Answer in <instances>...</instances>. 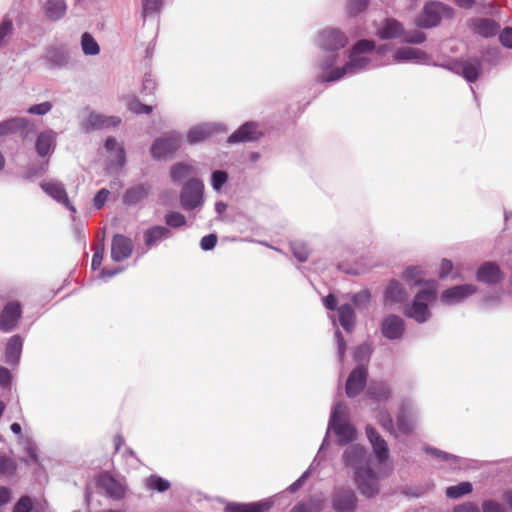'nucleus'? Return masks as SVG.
Here are the masks:
<instances>
[{"instance_id":"nucleus-1","label":"nucleus","mask_w":512,"mask_h":512,"mask_svg":"<svg viewBox=\"0 0 512 512\" xmlns=\"http://www.w3.org/2000/svg\"><path fill=\"white\" fill-rule=\"evenodd\" d=\"M346 466L355 469V482L366 497H373L378 492L375 473L368 467L367 453L363 446L351 445L343 455Z\"/></svg>"},{"instance_id":"nucleus-2","label":"nucleus","mask_w":512,"mask_h":512,"mask_svg":"<svg viewBox=\"0 0 512 512\" xmlns=\"http://www.w3.org/2000/svg\"><path fill=\"white\" fill-rule=\"evenodd\" d=\"M436 290L437 283L435 281L429 282L428 288L419 291L415 295L412 304L404 309V314L419 323L428 320L430 317L428 304L436 300Z\"/></svg>"},{"instance_id":"nucleus-3","label":"nucleus","mask_w":512,"mask_h":512,"mask_svg":"<svg viewBox=\"0 0 512 512\" xmlns=\"http://www.w3.org/2000/svg\"><path fill=\"white\" fill-rule=\"evenodd\" d=\"M204 184L201 180L192 178L186 182L181 194V206L185 210H192L203 204Z\"/></svg>"},{"instance_id":"nucleus-4","label":"nucleus","mask_w":512,"mask_h":512,"mask_svg":"<svg viewBox=\"0 0 512 512\" xmlns=\"http://www.w3.org/2000/svg\"><path fill=\"white\" fill-rule=\"evenodd\" d=\"M451 16L452 9L440 2H430L424 6L423 14L416 19L421 28H431L439 24L442 16Z\"/></svg>"},{"instance_id":"nucleus-5","label":"nucleus","mask_w":512,"mask_h":512,"mask_svg":"<svg viewBox=\"0 0 512 512\" xmlns=\"http://www.w3.org/2000/svg\"><path fill=\"white\" fill-rule=\"evenodd\" d=\"M181 146V137L177 133H169L156 139L151 146V154L155 159H166Z\"/></svg>"},{"instance_id":"nucleus-6","label":"nucleus","mask_w":512,"mask_h":512,"mask_svg":"<svg viewBox=\"0 0 512 512\" xmlns=\"http://www.w3.org/2000/svg\"><path fill=\"white\" fill-rule=\"evenodd\" d=\"M331 425L334 432L339 437L341 444H346L355 438L356 431L348 423L342 420V404L335 405L331 414Z\"/></svg>"},{"instance_id":"nucleus-7","label":"nucleus","mask_w":512,"mask_h":512,"mask_svg":"<svg viewBox=\"0 0 512 512\" xmlns=\"http://www.w3.org/2000/svg\"><path fill=\"white\" fill-rule=\"evenodd\" d=\"M331 503L335 512H355L357 498L351 489L337 488L332 495Z\"/></svg>"},{"instance_id":"nucleus-8","label":"nucleus","mask_w":512,"mask_h":512,"mask_svg":"<svg viewBox=\"0 0 512 512\" xmlns=\"http://www.w3.org/2000/svg\"><path fill=\"white\" fill-rule=\"evenodd\" d=\"M347 43V36L336 28L325 29L319 34V44L325 50H339L344 48Z\"/></svg>"},{"instance_id":"nucleus-9","label":"nucleus","mask_w":512,"mask_h":512,"mask_svg":"<svg viewBox=\"0 0 512 512\" xmlns=\"http://www.w3.org/2000/svg\"><path fill=\"white\" fill-rule=\"evenodd\" d=\"M31 132H33V126L23 117H14L0 122V136L19 134L22 138H26Z\"/></svg>"},{"instance_id":"nucleus-10","label":"nucleus","mask_w":512,"mask_h":512,"mask_svg":"<svg viewBox=\"0 0 512 512\" xmlns=\"http://www.w3.org/2000/svg\"><path fill=\"white\" fill-rule=\"evenodd\" d=\"M22 314L21 305L17 301L8 302L0 314V330L11 331L18 323Z\"/></svg>"},{"instance_id":"nucleus-11","label":"nucleus","mask_w":512,"mask_h":512,"mask_svg":"<svg viewBox=\"0 0 512 512\" xmlns=\"http://www.w3.org/2000/svg\"><path fill=\"white\" fill-rule=\"evenodd\" d=\"M133 252V242L130 238L116 234L112 238L111 258L115 262H122L129 258Z\"/></svg>"},{"instance_id":"nucleus-12","label":"nucleus","mask_w":512,"mask_h":512,"mask_svg":"<svg viewBox=\"0 0 512 512\" xmlns=\"http://www.w3.org/2000/svg\"><path fill=\"white\" fill-rule=\"evenodd\" d=\"M262 136L259 125L256 122H246L232 133L227 142L230 144L258 140Z\"/></svg>"},{"instance_id":"nucleus-13","label":"nucleus","mask_w":512,"mask_h":512,"mask_svg":"<svg viewBox=\"0 0 512 512\" xmlns=\"http://www.w3.org/2000/svg\"><path fill=\"white\" fill-rule=\"evenodd\" d=\"M367 369L363 366L353 369L346 381V394L352 398L357 396L365 387L367 381Z\"/></svg>"},{"instance_id":"nucleus-14","label":"nucleus","mask_w":512,"mask_h":512,"mask_svg":"<svg viewBox=\"0 0 512 512\" xmlns=\"http://www.w3.org/2000/svg\"><path fill=\"white\" fill-rule=\"evenodd\" d=\"M40 186L43 189V191L46 194H48L50 197H52L54 200L61 203L69 210H71L73 212L76 211L75 207L71 204V202L68 198V195H67L64 185L61 182L55 181V180H49V181L42 182L40 184Z\"/></svg>"},{"instance_id":"nucleus-15","label":"nucleus","mask_w":512,"mask_h":512,"mask_svg":"<svg viewBox=\"0 0 512 512\" xmlns=\"http://www.w3.org/2000/svg\"><path fill=\"white\" fill-rule=\"evenodd\" d=\"M366 435L373 447V452L378 462H385L389 457V450L386 441L377 432V430L370 425L366 427Z\"/></svg>"},{"instance_id":"nucleus-16","label":"nucleus","mask_w":512,"mask_h":512,"mask_svg":"<svg viewBox=\"0 0 512 512\" xmlns=\"http://www.w3.org/2000/svg\"><path fill=\"white\" fill-rule=\"evenodd\" d=\"M405 330L404 321L397 315H388L381 324V332L384 337L394 340L402 337Z\"/></svg>"},{"instance_id":"nucleus-17","label":"nucleus","mask_w":512,"mask_h":512,"mask_svg":"<svg viewBox=\"0 0 512 512\" xmlns=\"http://www.w3.org/2000/svg\"><path fill=\"white\" fill-rule=\"evenodd\" d=\"M97 484L114 499H121L125 495V487L108 473L101 474L98 477Z\"/></svg>"},{"instance_id":"nucleus-18","label":"nucleus","mask_w":512,"mask_h":512,"mask_svg":"<svg viewBox=\"0 0 512 512\" xmlns=\"http://www.w3.org/2000/svg\"><path fill=\"white\" fill-rule=\"evenodd\" d=\"M503 275L497 264L493 262L484 263L477 272V279L488 284H496L500 282Z\"/></svg>"},{"instance_id":"nucleus-19","label":"nucleus","mask_w":512,"mask_h":512,"mask_svg":"<svg viewBox=\"0 0 512 512\" xmlns=\"http://www.w3.org/2000/svg\"><path fill=\"white\" fill-rule=\"evenodd\" d=\"M171 236V231L165 226H152L144 231L143 240L147 248H151L160 241Z\"/></svg>"},{"instance_id":"nucleus-20","label":"nucleus","mask_w":512,"mask_h":512,"mask_svg":"<svg viewBox=\"0 0 512 512\" xmlns=\"http://www.w3.org/2000/svg\"><path fill=\"white\" fill-rule=\"evenodd\" d=\"M476 291V288L473 285L465 284L460 286H455L450 289L445 290L441 298L444 302L450 303L453 301H459Z\"/></svg>"},{"instance_id":"nucleus-21","label":"nucleus","mask_w":512,"mask_h":512,"mask_svg":"<svg viewBox=\"0 0 512 512\" xmlns=\"http://www.w3.org/2000/svg\"><path fill=\"white\" fill-rule=\"evenodd\" d=\"M404 32L403 25L395 19H387L378 34L382 39H393Z\"/></svg>"},{"instance_id":"nucleus-22","label":"nucleus","mask_w":512,"mask_h":512,"mask_svg":"<svg viewBox=\"0 0 512 512\" xmlns=\"http://www.w3.org/2000/svg\"><path fill=\"white\" fill-rule=\"evenodd\" d=\"M149 190V187L143 184L131 187L125 192L123 201L125 204L134 205L145 199L149 194Z\"/></svg>"},{"instance_id":"nucleus-23","label":"nucleus","mask_w":512,"mask_h":512,"mask_svg":"<svg viewBox=\"0 0 512 512\" xmlns=\"http://www.w3.org/2000/svg\"><path fill=\"white\" fill-rule=\"evenodd\" d=\"M22 339L20 336L15 335L10 338L6 346V362L14 364L19 360L22 351Z\"/></svg>"},{"instance_id":"nucleus-24","label":"nucleus","mask_w":512,"mask_h":512,"mask_svg":"<svg viewBox=\"0 0 512 512\" xmlns=\"http://www.w3.org/2000/svg\"><path fill=\"white\" fill-rule=\"evenodd\" d=\"M269 502H255L248 504H231L226 508L227 512H266L270 509Z\"/></svg>"},{"instance_id":"nucleus-25","label":"nucleus","mask_w":512,"mask_h":512,"mask_svg":"<svg viewBox=\"0 0 512 512\" xmlns=\"http://www.w3.org/2000/svg\"><path fill=\"white\" fill-rule=\"evenodd\" d=\"M405 298L406 293L401 284L396 280L390 281L385 290V301L391 303H399L404 301Z\"/></svg>"},{"instance_id":"nucleus-26","label":"nucleus","mask_w":512,"mask_h":512,"mask_svg":"<svg viewBox=\"0 0 512 512\" xmlns=\"http://www.w3.org/2000/svg\"><path fill=\"white\" fill-rule=\"evenodd\" d=\"M324 507V500L320 497H311L306 502L296 504L290 512H321Z\"/></svg>"},{"instance_id":"nucleus-27","label":"nucleus","mask_w":512,"mask_h":512,"mask_svg":"<svg viewBox=\"0 0 512 512\" xmlns=\"http://www.w3.org/2000/svg\"><path fill=\"white\" fill-rule=\"evenodd\" d=\"M55 141L52 132H42L38 135L36 140V151L39 156L44 157L49 154L51 147Z\"/></svg>"},{"instance_id":"nucleus-28","label":"nucleus","mask_w":512,"mask_h":512,"mask_svg":"<svg viewBox=\"0 0 512 512\" xmlns=\"http://www.w3.org/2000/svg\"><path fill=\"white\" fill-rule=\"evenodd\" d=\"M66 11L64 0H47L45 6V14L50 20L60 19Z\"/></svg>"},{"instance_id":"nucleus-29","label":"nucleus","mask_w":512,"mask_h":512,"mask_svg":"<svg viewBox=\"0 0 512 512\" xmlns=\"http://www.w3.org/2000/svg\"><path fill=\"white\" fill-rule=\"evenodd\" d=\"M390 389L383 382H373L367 389V395L377 401H386L390 397Z\"/></svg>"},{"instance_id":"nucleus-30","label":"nucleus","mask_w":512,"mask_h":512,"mask_svg":"<svg viewBox=\"0 0 512 512\" xmlns=\"http://www.w3.org/2000/svg\"><path fill=\"white\" fill-rule=\"evenodd\" d=\"M461 74L468 82H475L481 71V63L479 60L464 61L461 63Z\"/></svg>"},{"instance_id":"nucleus-31","label":"nucleus","mask_w":512,"mask_h":512,"mask_svg":"<svg viewBox=\"0 0 512 512\" xmlns=\"http://www.w3.org/2000/svg\"><path fill=\"white\" fill-rule=\"evenodd\" d=\"M339 321L345 330H350L355 321V313L351 305L343 304L338 309Z\"/></svg>"},{"instance_id":"nucleus-32","label":"nucleus","mask_w":512,"mask_h":512,"mask_svg":"<svg viewBox=\"0 0 512 512\" xmlns=\"http://www.w3.org/2000/svg\"><path fill=\"white\" fill-rule=\"evenodd\" d=\"M89 123L93 128L101 129L110 126H116L120 123V118L112 116L106 117L100 114H90Z\"/></svg>"},{"instance_id":"nucleus-33","label":"nucleus","mask_w":512,"mask_h":512,"mask_svg":"<svg viewBox=\"0 0 512 512\" xmlns=\"http://www.w3.org/2000/svg\"><path fill=\"white\" fill-rule=\"evenodd\" d=\"M212 134V129L207 125L197 126L191 129L187 134V140L190 144H196L206 140Z\"/></svg>"},{"instance_id":"nucleus-34","label":"nucleus","mask_w":512,"mask_h":512,"mask_svg":"<svg viewBox=\"0 0 512 512\" xmlns=\"http://www.w3.org/2000/svg\"><path fill=\"white\" fill-rule=\"evenodd\" d=\"M499 28V25L490 19H482L476 24V32L486 38L496 35Z\"/></svg>"},{"instance_id":"nucleus-35","label":"nucleus","mask_w":512,"mask_h":512,"mask_svg":"<svg viewBox=\"0 0 512 512\" xmlns=\"http://www.w3.org/2000/svg\"><path fill=\"white\" fill-rule=\"evenodd\" d=\"M47 59L55 66H63L68 63L69 56L63 48H51L47 52Z\"/></svg>"},{"instance_id":"nucleus-36","label":"nucleus","mask_w":512,"mask_h":512,"mask_svg":"<svg viewBox=\"0 0 512 512\" xmlns=\"http://www.w3.org/2000/svg\"><path fill=\"white\" fill-rule=\"evenodd\" d=\"M472 484L470 482H461L454 486H449L446 489V496L451 499H457L460 498L466 494H469L472 492Z\"/></svg>"},{"instance_id":"nucleus-37","label":"nucleus","mask_w":512,"mask_h":512,"mask_svg":"<svg viewBox=\"0 0 512 512\" xmlns=\"http://www.w3.org/2000/svg\"><path fill=\"white\" fill-rule=\"evenodd\" d=\"M397 429L403 434H409L413 431V422L407 414L404 405L401 406L397 415Z\"/></svg>"},{"instance_id":"nucleus-38","label":"nucleus","mask_w":512,"mask_h":512,"mask_svg":"<svg viewBox=\"0 0 512 512\" xmlns=\"http://www.w3.org/2000/svg\"><path fill=\"white\" fill-rule=\"evenodd\" d=\"M81 46L84 54L86 55H97L100 51L98 43L88 32L83 33L81 37Z\"/></svg>"},{"instance_id":"nucleus-39","label":"nucleus","mask_w":512,"mask_h":512,"mask_svg":"<svg viewBox=\"0 0 512 512\" xmlns=\"http://www.w3.org/2000/svg\"><path fill=\"white\" fill-rule=\"evenodd\" d=\"M424 53L416 48L411 47H405L400 48L395 53V60L397 61H406V60H412V59H418L421 56H423Z\"/></svg>"},{"instance_id":"nucleus-40","label":"nucleus","mask_w":512,"mask_h":512,"mask_svg":"<svg viewBox=\"0 0 512 512\" xmlns=\"http://www.w3.org/2000/svg\"><path fill=\"white\" fill-rule=\"evenodd\" d=\"M369 63V59L362 55L349 54V61L346 63V69L351 73L365 68Z\"/></svg>"},{"instance_id":"nucleus-41","label":"nucleus","mask_w":512,"mask_h":512,"mask_svg":"<svg viewBox=\"0 0 512 512\" xmlns=\"http://www.w3.org/2000/svg\"><path fill=\"white\" fill-rule=\"evenodd\" d=\"M192 172V166L185 163H177L172 166L170 175L173 181H180Z\"/></svg>"},{"instance_id":"nucleus-42","label":"nucleus","mask_w":512,"mask_h":512,"mask_svg":"<svg viewBox=\"0 0 512 512\" xmlns=\"http://www.w3.org/2000/svg\"><path fill=\"white\" fill-rule=\"evenodd\" d=\"M127 107L129 111L135 114H150L153 111V107L150 105L143 104L138 98L131 97L127 101Z\"/></svg>"},{"instance_id":"nucleus-43","label":"nucleus","mask_w":512,"mask_h":512,"mask_svg":"<svg viewBox=\"0 0 512 512\" xmlns=\"http://www.w3.org/2000/svg\"><path fill=\"white\" fill-rule=\"evenodd\" d=\"M374 48H375L374 41L363 39V40H359L358 42H356L353 45L350 53H352L354 55H362L365 53L372 52L374 50Z\"/></svg>"},{"instance_id":"nucleus-44","label":"nucleus","mask_w":512,"mask_h":512,"mask_svg":"<svg viewBox=\"0 0 512 512\" xmlns=\"http://www.w3.org/2000/svg\"><path fill=\"white\" fill-rule=\"evenodd\" d=\"M105 148L108 151H113V150L117 149V158H118L119 165L123 166L125 164V162H126L125 150L122 146L118 147V143L115 138H113V137L107 138L105 141Z\"/></svg>"},{"instance_id":"nucleus-45","label":"nucleus","mask_w":512,"mask_h":512,"mask_svg":"<svg viewBox=\"0 0 512 512\" xmlns=\"http://www.w3.org/2000/svg\"><path fill=\"white\" fill-rule=\"evenodd\" d=\"M165 222L169 227L179 228L186 225V218L179 212H170L165 216Z\"/></svg>"},{"instance_id":"nucleus-46","label":"nucleus","mask_w":512,"mask_h":512,"mask_svg":"<svg viewBox=\"0 0 512 512\" xmlns=\"http://www.w3.org/2000/svg\"><path fill=\"white\" fill-rule=\"evenodd\" d=\"M17 468L16 462L5 455L0 456V475L13 474Z\"/></svg>"},{"instance_id":"nucleus-47","label":"nucleus","mask_w":512,"mask_h":512,"mask_svg":"<svg viewBox=\"0 0 512 512\" xmlns=\"http://www.w3.org/2000/svg\"><path fill=\"white\" fill-rule=\"evenodd\" d=\"M369 0H349L347 3V12L355 16L364 11L368 6Z\"/></svg>"},{"instance_id":"nucleus-48","label":"nucleus","mask_w":512,"mask_h":512,"mask_svg":"<svg viewBox=\"0 0 512 512\" xmlns=\"http://www.w3.org/2000/svg\"><path fill=\"white\" fill-rule=\"evenodd\" d=\"M148 486L153 490L164 492L169 489L170 483L161 477L152 476L148 480Z\"/></svg>"},{"instance_id":"nucleus-49","label":"nucleus","mask_w":512,"mask_h":512,"mask_svg":"<svg viewBox=\"0 0 512 512\" xmlns=\"http://www.w3.org/2000/svg\"><path fill=\"white\" fill-rule=\"evenodd\" d=\"M33 509V500L29 496H22L13 508V512H31Z\"/></svg>"},{"instance_id":"nucleus-50","label":"nucleus","mask_w":512,"mask_h":512,"mask_svg":"<svg viewBox=\"0 0 512 512\" xmlns=\"http://www.w3.org/2000/svg\"><path fill=\"white\" fill-rule=\"evenodd\" d=\"M13 31V23L9 18H5L0 24V47L5 44V38L10 36Z\"/></svg>"},{"instance_id":"nucleus-51","label":"nucleus","mask_w":512,"mask_h":512,"mask_svg":"<svg viewBox=\"0 0 512 512\" xmlns=\"http://www.w3.org/2000/svg\"><path fill=\"white\" fill-rule=\"evenodd\" d=\"M162 0H143V14H153L160 10Z\"/></svg>"},{"instance_id":"nucleus-52","label":"nucleus","mask_w":512,"mask_h":512,"mask_svg":"<svg viewBox=\"0 0 512 512\" xmlns=\"http://www.w3.org/2000/svg\"><path fill=\"white\" fill-rule=\"evenodd\" d=\"M294 256L300 261L305 262L309 258V250L303 244H294L292 246Z\"/></svg>"},{"instance_id":"nucleus-53","label":"nucleus","mask_w":512,"mask_h":512,"mask_svg":"<svg viewBox=\"0 0 512 512\" xmlns=\"http://www.w3.org/2000/svg\"><path fill=\"white\" fill-rule=\"evenodd\" d=\"M52 109V104L50 102H43L40 104L32 105L27 110L30 114H36V115H44L48 113Z\"/></svg>"},{"instance_id":"nucleus-54","label":"nucleus","mask_w":512,"mask_h":512,"mask_svg":"<svg viewBox=\"0 0 512 512\" xmlns=\"http://www.w3.org/2000/svg\"><path fill=\"white\" fill-rule=\"evenodd\" d=\"M351 73L349 69H346V64L341 68H335L324 78L325 81H336L341 79L346 74Z\"/></svg>"},{"instance_id":"nucleus-55","label":"nucleus","mask_w":512,"mask_h":512,"mask_svg":"<svg viewBox=\"0 0 512 512\" xmlns=\"http://www.w3.org/2000/svg\"><path fill=\"white\" fill-rule=\"evenodd\" d=\"M227 181V174L224 171H215L212 174V186L215 190H219Z\"/></svg>"},{"instance_id":"nucleus-56","label":"nucleus","mask_w":512,"mask_h":512,"mask_svg":"<svg viewBox=\"0 0 512 512\" xmlns=\"http://www.w3.org/2000/svg\"><path fill=\"white\" fill-rule=\"evenodd\" d=\"M426 39V36L421 31H413L405 35L404 42L407 43H413V44H420L424 42Z\"/></svg>"},{"instance_id":"nucleus-57","label":"nucleus","mask_w":512,"mask_h":512,"mask_svg":"<svg viewBox=\"0 0 512 512\" xmlns=\"http://www.w3.org/2000/svg\"><path fill=\"white\" fill-rule=\"evenodd\" d=\"M217 244V236L215 234H209L204 236L200 241V246L203 250H211Z\"/></svg>"},{"instance_id":"nucleus-58","label":"nucleus","mask_w":512,"mask_h":512,"mask_svg":"<svg viewBox=\"0 0 512 512\" xmlns=\"http://www.w3.org/2000/svg\"><path fill=\"white\" fill-rule=\"evenodd\" d=\"M108 196H109V191L106 190V189H101L97 192V194L95 195L94 197V206L97 208V209H100L103 207V205L105 204V202L107 201L108 199Z\"/></svg>"},{"instance_id":"nucleus-59","label":"nucleus","mask_w":512,"mask_h":512,"mask_svg":"<svg viewBox=\"0 0 512 512\" xmlns=\"http://www.w3.org/2000/svg\"><path fill=\"white\" fill-rule=\"evenodd\" d=\"M499 40L503 46L512 48V28H505L499 35Z\"/></svg>"},{"instance_id":"nucleus-60","label":"nucleus","mask_w":512,"mask_h":512,"mask_svg":"<svg viewBox=\"0 0 512 512\" xmlns=\"http://www.w3.org/2000/svg\"><path fill=\"white\" fill-rule=\"evenodd\" d=\"M420 270L417 267H408L404 272V278L407 280H415V284H420L421 281L418 278Z\"/></svg>"},{"instance_id":"nucleus-61","label":"nucleus","mask_w":512,"mask_h":512,"mask_svg":"<svg viewBox=\"0 0 512 512\" xmlns=\"http://www.w3.org/2000/svg\"><path fill=\"white\" fill-rule=\"evenodd\" d=\"M370 300V293L368 291H361L354 295L353 302L356 305L367 304Z\"/></svg>"},{"instance_id":"nucleus-62","label":"nucleus","mask_w":512,"mask_h":512,"mask_svg":"<svg viewBox=\"0 0 512 512\" xmlns=\"http://www.w3.org/2000/svg\"><path fill=\"white\" fill-rule=\"evenodd\" d=\"M452 268H453L452 262L448 259H443L441 261V265H440L439 277L445 278L451 272Z\"/></svg>"},{"instance_id":"nucleus-63","label":"nucleus","mask_w":512,"mask_h":512,"mask_svg":"<svg viewBox=\"0 0 512 512\" xmlns=\"http://www.w3.org/2000/svg\"><path fill=\"white\" fill-rule=\"evenodd\" d=\"M453 512H480L478 507L472 503H465L457 506Z\"/></svg>"},{"instance_id":"nucleus-64","label":"nucleus","mask_w":512,"mask_h":512,"mask_svg":"<svg viewBox=\"0 0 512 512\" xmlns=\"http://www.w3.org/2000/svg\"><path fill=\"white\" fill-rule=\"evenodd\" d=\"M483 512H504V510L499 504L489 501L484 503Z\"/></svg>"}]
</instances>
